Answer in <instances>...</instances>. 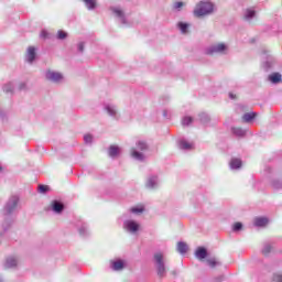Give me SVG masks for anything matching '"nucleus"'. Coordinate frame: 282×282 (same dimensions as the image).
<instances>
[{"label": "nucleus", "instance_id": "obj_30", "mask_svg": "<svg viewBox=\"0 0 282 282\" xmlns=\"http://www.w3.org/2000/svg\"><path fill=\"white\" fill-rule=\"evenodd\" d=\"M232 134L237 135L238 138H243V135H246V130L241 128H232Z\"/></svg>", "mask_w": 282, "mask_h": 282}, {"label": "nucleus", "instance_id": "obj_35", "mask_svg": "<svg viewBox=\"0 0 282 282\" xmlns=\"http://www.w3.org/2000/svg\"><path fill=\"white\" fill-rule=\"evenodd\" d=\"M67 36V32H65V31H63V30H59L58 32H57V39L59 40V41H65V37Z\"/></svg>", "mask_w": 282, "mask_h": 282}, {"label": "nucleus", "instance_id": "obj_26", "mask_svg": "<svg viewBox=\"0 0 282 282\" xmlns=\"http://www.w3.org/2000/svg\"><path fill=\"white\" fill-rule=\"evenodd\" d=\"M230 169H232L234 171L237 169H241V160L240 159H231Z\"/></svg>", "mask_w": 282, "mask_h": 282}, {"label": "nucleus", "instance_id": "obj_39", "mask_svg": "<svg viewBox=\"0 0 282 282\" xmlns=\"http://www.w3.org/2000/svg\"><path fill=\"white\" fill-rule=\"evenodd\" d=\"M184 6V2H175L173 4L174 10H176V12H180L182 10V7Z\"/></svg>", "mask_w": 282, "mask_h": 282}, {"label": "nucleus", "instance_id": "obj_24", "mask_svg": "<svg viewBox=\"0 0 282 282\" xmlns=\"http://www.w3.org/2000/svg\"><path fill=\"white\" fill-rule=\"evenodd\" d=\"M257 118V112H247L242 116L243 122H252Z\"/></svg>", "mask_w": 282, "mask_h": 282}, {"label": "nucleus", "instance_id": "obj_11", "mask_svg": "<svg viewBox=\"0 0 282 282\" xmlns=\"http://www.w3.org/2000/svg\"><path fill=\"white\" fill-rule=\"evenodd\" d=\"M147 188H150L151 191L158 188L160 186V178H158L156 175H151L148 177L145 183Z\"/></svg>", "mask_w": 282, "mask_h": 282}, {"label": "nucleus", "instance_id": "obj_2", "mask_svg": "<svg viewBox=\"0 0 282 282\" xmlns=\"http://www.w3.org/2000/svg\"><path fill=\"white\" fill-rule=\"evenodd\" d=\"M213 12H215V3L210 0H202L194 9V17L199 19L202 17H208V14H213Z\"/></svg>", "mask_w": 282, "mask_h": 282}, {"label": "nucleus", "instance_id": "obj_28", "mask_svg": "<svg viewBox=\"0 0 282 282\" xmlns=\"http://www.w3.org/2000/svg\"><path fill=\"white\" fill-rule=\"evenodd\" d=\"M177 28L181 30L182 34H188V23L178 22Z\"/></svg>", "mask_w": 282, "mask_h": 282}, {"label": "nucleus", "instance_id": "obj_46", "mask_svg": "<svg viewBox=\"0 0 282 282\" xmlns=\"http://www.w3.org/2000/svg\"><path fill=\"white\" fill-rule=\"evenodd\" d=\"M164 118H169V112L166 110L163 111Z\"/></svg>", "mask_w": 282, "mask_h": 282}, {"label": "nucleus", "instance_id": "obj_47", "mask_svg": "<svg viewBox=\"0 0 282 282\" xmlns=\"http://www.w3.org/2000/svg\"><path fill=\"white\" fill-rule=\"evenodd\" d=\"M3 171V167L0 166V173Z\"/></svg>", "mask_w": 282, "mask_h": 282}, {"label": "nucleus", "instance_id": "obj_16", "mask_svg": "<svg viewBox=\"0 0 282 282\" xmlns=\"http://www.w3.org/2000/svg\"><path fill=\"white\" fill-rule=\"evenodd\" d=\"M195 257L200 260L206 259V257H208V251L204 247H198L195 252Z\"/></svg>", "mask_w": 282, "mask_h": 282}, {"label": "nucleus", "instance_id": "obj_10", "mask_svg": "<svg viewBox=\"0 0 282 282\" xmlns=\"http://www.w3.org/2000/svg\"><path fill=\"white\" fill-rule=\"evenodd\" d=\"M104 109L110 118H113L115 120H118V107L113 104H105Z\"/></svg>", "mask_w": 282, "mask_h": 282}, {"label": "nucleus", "instance_id": "obj_23", "mask_svg": "<svg viewBox=\"0 0 282 282\" xmlns=\"http://www.w3.org/2000/svg\"><path fill=\"white\" fill-rule=\"evenodd\" d=\"M270 83H273V85H276L281 83V74L280 73H273L269 76Z\"/></svg>", "mask_w": 282, "mask_h": 282}, {"label": "nucleus", "instance_id": "obj_9", "mask_svg": "<svg viewBox=\"0 0 282 282\" xmlns=\"http://www.w3.org/2000/svg\"><path fill=\"white\" fill-rule=\"evenodd\" d=\"M75 226H76L80 237H88V235H89V227H87V224L85 221L77 220Z\"/></svg>", "mask_w": 282, "mask_h": 282}, {"label": "nucleus", "instance_id": "obj_17", "mask_svg": "<svg viewBox=\"0 0 282 282\" xmlns=\"http://www.w3.org/2000/svg\"><path fill=\"white\" fill-rule=\"evenodd\" d=\"M65 206L63 205V203L58 202V200H54L52 204V209L59 215V213H63Z\"/></svg>", "mask_w": 282, "mask_h": 282}, {"label": "nucleus", "instance_id": "obj_19", "mask_svg": "<svg viewBox=\"0 0 282 282\" xmlns=\"http://www.w3.org/2000/svg\"><path fill=\"white\" fill-rule=\"evenodd\" d=\"M178 147L183 151H191V149H193V143H189L188 141L183 139L178 142Z\"/></svg>", "mask_w": 282, "mask_h": 282}, {"label": "nucleus", "instance_id": "obj_13", "mask_svg": "<svg viewBox=\"0 0 282 282\" xmlns=\"http://www.w3.org/2000/svg\"><path fill=\"white\" fill-rule=\"evenodd\" d=\"M257 17V11L254 10V7L248 8L243 12V19L245 21H252Z\"/></svg>", "mask_w": 282, "mask_h": 282}, {"label": "nucleus", "instance_id": "obj_45", "mask_svg": "<svg viewBox=\"0 0 282 282\" xmlns=\"http://www.w3.org/2000/svg\"><path fill=\"white\" fill-rule=\"evenodd\" d=\"M229 98H230L231 100H235V98H237V96H236L235 94H232V93H229Z\"/></svg>", "mask_w": 282, "mask_h": 282}, {"label": "nucleus", "instance_id": "obj_22", "mask_svg": "<svg viewBox=\"0 0 282 282\" xmlns=\"http://www.w3.org/2000/svg\"><path fill=\"white\" fill-rule=\"evenodd\" d=\"M111 268L115 271H120L124 268V261H122V260L113 261V262H111Z\"/></svg>", "mask_w": 282, "mask_h": 282}, {"label": "nucleus", "instance_id": "obj_25", "mask_svg": "<svg viewBox=\"0 0 282 282\" xmlns=\"http://www.w3.org/2000/svg\"><path fill=\"white\" fill-rule=\"evenodd\" d=\"M198 120L202 124H208V122H210V117L206 112H202L198 115Z\"/></svg>", "mask_w": 282, "mask_h": 282}, {"label": "nucleus", "instance_id": "obj_4", "mask_svg": "<svg viewBox=\"0 0 282 282\" xmlns=\"http://www.w3.org/2000/svg\"><path fill=\"white\" fill-rule=\"evenodd\" d=\"M44 78L54 85H63V83H65V75L62 72L51 68L44 72Z\"/></svg>", "mask_w": 282, "mask_h": 282}, {"label": "nucleus", "instance_id": "obj_37", "mask_svg": "<svg viewBox=\"0 0 282 282\" xmlns=\"http://www.w3.org/2000/svg\"><path fill=\"white\" fill-rule=\"evenodd\" d=\"M272 187L275 189L282 188V182L280 180H274L272 182Z\"/></svg>", "mask_w": 282, "mask_h": 282}, {"label": "nucleus", "instance_id": "obj_27", "mask_svg": "<svg viewBox=\"0 0 282 282\" xmlns=\"http://www.w3.org/2000/svg\"><path fill=\"white\" fill-rule=\"evenodd\" d=\"M82 1L85 3L87 10H96V0H82Z\"/></svg>", "mask_w": 282, "mask_h": 282}, {"label": "nucleus", "instance_id": "obj_6", "mask_svg": "<svg viewBox=\"0 0 282 282\" xmlns=\"http://www.w3.org/2000/svg\"><path fill=\"white\" fill-rule=\"evenodd\" d=\"M228 50L230 47L226 43H216L212 44L209 47L205 50L206 54H228Z\"/></svg>", "mask_w": 282, "mask_h": 282}, {"label": "nucleus", "instance_id": "obj_43", "mask_svg": "<svg viewBox=\"0 0 282 282\" xmlns=\"http://www.w3.org/2000/svg\"><path fill=\"white\" fill-rule=\"evenodd\" d=\"M41 39H48L50 33H47V31L43 30L40 34Z\"/></svg>", "mask_w": 282, "mask_h": 282}, {"label": "nucleus", "instance_id": "obj_15", "mask_svg": "<svg viewBox=\"0 0 282 282\" xmlns=\"http://www.w3.org/2000/svg\"><path fill=\"white\" fill-rule=\"evenodd\" d=\"M269 221L270 220L267 217H258V218H254L253 224L254 226H257V228H263L268 226Z\"/></svg>", "mask_w": 282, "mask_h": 282}, {"label": "nucleus", "instance_id": "obj_5", "mask_svg": "<svg viewBox=\"0 0 282 282\" xmlns=\"http://www.w3.org/2000/svg\"><path fill=\"white\" fill-rule=\"evenodd\" d=\"M135 147L137 149L132 148L130 151L131 158H133V160H138V162H144V153L140 151H147V149H149V144L143 140H139L137 141Z\"/></svg>", "mask_w": 282, "mask_h": 282}, {"label": "nucleus", "instance_id": "obj_7", "mask_svg": "<svg viewBox=\"0 0 282 282\" xmlns=\"http://www.w3.org/2000/svg\"><path fill=\"white\" fill-rule=\"evenodd\" d=\"M158 275L162 279L166 276V267L164 265V254L158 252L154 254Z\"/></svg>", "mask_w": 282, "mask_h": 282}, {"label": "nucleus", "instance_id": "obj_8", "mask_svg": "<svg viewBox=\"0 0 282 282\" xmlns=\"http://www.w3.org/2000/svg\"><path fill=\"white\" fill-rule=\"evenodd\" d=\"M123 228L127 230V232H131V235H135L140 230V224L135 220H124Z\"/></svg>", "mask_w": 282, "mask_h": 282}, {"label": "nucleus", "instance_id": "obj_3", "mask_svg": "<svg viewBox=\"0 0 282 282\" xmlns=\"http://www.w3.org/2000/svg\"><path fill=\"white\" fill-rule=\"evenodd\" d=\"M109 11L120 25H123L124 28H129V25H131V22H129V18H127V13H124L122 7L113 6L109 8Z\"/></svg>", "mask_w": 282, "mask_h": 282}, {"label": "nucleus", "instance_id": "obj_36", "mask_svg": "<svg viewBox=\"0 0 282 282\" xmlns=\"http://www.w3.org/2000/svg\"><path fill=\"white\" fill-rule=\"evenodd\" d=\"M84 141L86 144H91V142H94V137L91 134H85Z\"/></svg>", "mask_w": 282, "mask_h": 282}, {"label": "nucleus", "instance_id": "obj_44", "mask_svg": "<svg viewBox=\"0 0 282 282\" xmlns=\"http://www.w3.org/2000/svg\"><path fill=\"white\" fill-rule=\"evenodd\" d=\"M26 87V84L25 83H21L20 86H19V89H25Z\"/></svg>", "mask_w": 282, "mask_h": 282}, {"label": "nucleus", "instance_id": "obj_32", "mask_svg": "<svg viewBox=\"0 0 282 282\" xmlns=\"http://www.w3.org/2000/svg\"><path fill=\"white\" fill-rule=\"evenodd\" d=\"M270 252H272V245L264 243V246L262 248V254L268 256V254H270Z\"/></svg>", "mask_w": 282, "mask_h": 282}, {"label": "nucleus", "instance_id": "obj_31", "mask_svg": "<svg viewBox=\"0 0 282 282\" xmlns=\"http://www.w3.org/2000/svg\"><path fill=\"white\" fill-rule=\"evenodd\" d=\"M207 265H209V268H217V265H221V262L213 258L207 260Z\"/></svg>", "mask_w": 282, "mask_h": 282}, {"label": "nucleus", "instance_id": "obj_42", "mask_svg": "<svg viewBox=\"0 0 282 282\" xmlns=\"http://www.w3.org/2000/svg\"><path fill=\"white\" fill-rule=\"evenodd\" d=\"M77 50L78 52H85V43L84 42L78 43Z\"/></svg>", "mask_w": 282, "mask_h": 282}, {"label": "nucleus", "instance_id": "obj_38", "mask_svg": "<svg viewBox=\"0 0 282 282\" xmlns=\"http://www.w3.org/2000/svg\"><path fill=\"white\" fill-rule=\"evenodd\" d=\"M241 228H243V225L241 223H236V224H234L232 230L235 232H239V230H241Z\"/></svg>", "mask_w": 282, "mask_h": 282}, {"label": "nucleus", "instance_id": "obj_1", "mask_svg": "<svg viewBox=\"0 0 282 282\" xmlns=\"http://www.w3.org/2000/svg\"><path fill=\"white\" fill-rule=\"evenodd\" d=\"M19 206V196L12 195L9 197L4 206L0 212V219L2 221L1 228L3 232H8L10 228H12V224H14V213H17V208Z\"/></svg>", "mask_w": 282, "mask_h": 282}, {"label": "nucleus", "instance_id": "obj_18", "mask_svg": "<svg viewBox=\"0 0 282 282\" xmlns=\"http://www.w3.org/2000/svg\"><path fill=\"white\" fill-rule=\"evenodd\" d=\"M108 154L110 158H118L120 155V148L118 145H110Z\"/></svg>", "mask_w": 282, "mask_h": 282}, {"label": "nucleus", "instance_id": "obj_40", "mask_svg": "<svg viewBox=\"0 0 282 282\" xmlns=\"http://www.w3.org/2000/svg\"><path fill=\"white\" fill-rule=\"evenodd\" d=\"M50 187L47 185H39V193H47Z\"/></svg>", "mask_w": 282, "mask_h": 282}, {"label": "nucleus", "instance_id": "obj_21", "mask_svg": "<svg viewBox=\"0 0 282 282\" xmlns=\"http://www.w3.org/2000/svg\"><path fill=\"white\" fill-rule=\"evenodd\" d=\"M274 63H276V61L271 55H267L264 61V69L272 68V65H274Z\"/></svg>", "mask_w": 282, "mask_h": 282}, {"label": "nucleus", "instance_id": "obj_20", "mask_svg": "<svg viewBox=\"0 0 282 282\" xmlns=\"http://www.w3.org/2000/svg\"><path fill=\"white\" fill-rule=\"evenodd\" d=\"M176 250L180 252V254H186V252H188V245H186V242L180 241L177 243Z\"/></svg>", "mask_w": 282, "mask_h": 282}, {"label": "nucleus", "instance_id": "obj_12", "mask_svg": "<svg viewBox=\"0 0 282 282\" xmlns=\"http://www.w3.org/2000/svg\"><path fill=\"white\" fill-rule=\"evenodd\" d=\"M26 63H34L36 59V48L34 46H29L25 54Z\"/></svg>", "mask_w": 282, "mask_h": 282}, {"label": "nucleus", "instance_id": "obj_34", "mask_svg": "<svg viewBox=\"0 0 282 282\" xmlns=\"http://www.w3.org/2000/svg\"><path fill=\"white\" fill-rule=\"evenodd\" d=\"M193 122V117H184L182 120L183 127H188Z\"/></svg>", "mask_w": 282, "mask_h": 282}, {"label": "nucleus", "instance_id": "obj_29", "mask_svg": "<svg viewBox=\"0 0 282 282\" xmlns=\"http://www.w3.org/2000/svg\"><path fill=\"white\" fill-rule=\"evenodd\" d=\"M3 91H6V94H12V91H14V83L9 82L3 86Z\"/></svg>", "mask_w": 282, "mask_h": 282}, {"label": "nucleus", "instance_id": "obj_41", "mask_svg": "<svg viewBox=\"0 0 282 282\" xmlns=\"http://www.w3.org/2000/svg\"><path fill=\"white\" fill-rule=\"evenodd\" d=\"M273 282H282V274L281 273H275L273 275Z\"/></svg>", "mask_w": 282, "mask_h": 282}, {"label": "nucleus", "instance_id": "obj_33", "mask_svg": "<svg viewBox=\"0 0 282 282\" xmlns=\"http://www.w3.org/2000/svg\"><path fill=\"white\" fill-rule=\"evenodd\" d=\"M130 213H133L134 215H140L141 213H144V207H132L130 209Z\"/></svg>", "mask_w": 282, "mask_h": 282}, {"label": "nucleus", "instance_id": "obj_14", "mask_svg": "<svg viewBox=\"0 0 282 282\" xmlns=\"http://www.w3.org/2000/svg\"><path fill=\"white\" fill-rule=\"evenodd\" d=\"M17 265H19V260L17 258H14V257L7 258V260L4 262L6 270L17 268Z\"/></svg>", "mask_w": 282, "mask_h": 282}]
</instances>
